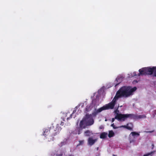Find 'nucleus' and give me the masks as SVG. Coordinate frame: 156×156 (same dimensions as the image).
I'll use <instances>...</instances> for the list:
<instances>
[{
	"label": "nucleus",
	"instance_id": "20e7f679",
	"mask_svg": "<svg viewBox=\"0 0 156 156\" xmlns=\"http://www.w3.org/2000/svg\"><path fill=\"white\" fill-rule=\"evenodd\" d=\"M105 87L104 86L102 87L97 92L94 93L93 95L91 96V98H104L105 95Z\"/></svg>",
	"mask_w": 156,
	"mask_h": 156
},
{
	"label": "nucleus",
	"instance_id": "6ab92c4d",
	"mask_svg": "<svg viewBox=\"0 0 156 156\" xmlns=\"http://www.w3.org/2000/svg\"><path fill=\"white\" fill-rule=\"evenodd\" d=\"M155 151H152L150 153H147L146 154H144L143 156H152Z\"/></svg>",
	"mask_w": 156,
	"mask_h": 156
},
{
	"label": "nucleus",
	"instance_id": "423d86ee",
	"mask_svg": "<svg viewBox=\"0 0 156 156\" xmlns=\"http://www.w3.org/2000/svg\"><path fill=\"white\" fill-rule=\"evenodd\" d=\"M87 126V123L85 122L83 119L81 120L79 124V127L76 129V130L78 131V133L79 134L81 132L82 129L85 128Z\"/></svg>",
	"mask_w": 156,
	"mask_h": 156
},
{
	"label": "nucleus",
	"instance_id": "dca6fc26",
	"mask_svg": "<svg viewBox=\"0 0 156 156\" xmlns=\"http://www.w3.org/2000/svg\"><path fill=\"white\" fill-rule=\"evenodd\" d=\"M66 140H64L63 141H62L60 142L59 144L58 145L61 147L63 145H65L66 144Z\"/></svg>",
	"mask_w": 156,
	"mask_h": 156
},
{
	"label": "nucleus",
	"instance_id": "9b49d317",
	"mask_svg": "<svg viewBox=\"0 0 156 156\" xmlns=\"http://www.w3.org/2000/svg\"><path fill=\"white\" fill-rule=\"evenodd\" d=\"M118 127L119 128L123 127L130 130H133V125L131 123H129L127 124L126 125Z\"/></svg>",
	"mask_w": 156,
	"mask_h": 156
},
{
	"label": "nucleus",
	"instance_id": "f3484780",
	"mask_svg": "<svg viewBox=\"0 0 156 156\" xmlns=\"http://www.w3.org/2000/svg\"><path fill=\"white\" fill-rule=\"evenodd\" d=\"M107 133H102L100 136L101 138L104 139L106 137Z\"/></svg>",
	"mask_w": 156,
	"mask_h": 156
},
{
	"label": "nucleus",
	"instance_id": "6e6552de",
	"mask_svg": "<svg viewBox=\"0 0 156 156\" xmlns=\"http://www.w3.org/2000/svg\"><path fill=\"white\" fill-rule=\"evenodd\" d=\"M119 107V105L117 109L114 111V112L116 114V115L115 116V118H116L119 121H121L123 116L122 115H123V114H119V111L118 110Z\"/></svg>",
	"mask_w": 156,
	"mask_h": 156
},
{
	"label": "nucleus",
	"instance_id": "7c9ffc66",
	"mask_svg": "<svg viewBox=\"0 0 156 156\" xmlns=\"http://www.w3.org/2000/svg\"><path fill=\"white\" fill-rule=\"evenodd\" d=\"M153 117H154L155 116V115L153 114Z\"/></svg>",
	"mask_w": 156,
	"mask_h": 156
},
{
	"label": "nucleus",
	"instance_id": "412c9836",
	"mask_svg": "<svg viewBox=\"0 0 156 156\" xmlns=\"http://www.w3.org/2000/svg\"><path fill=\"white\" fill-rule=\"evenodd\" d=\"M79 145H82L83 144L84 141V140H80L79 141Z\"/></svg>",
	"mask_w": 156,
	"mask_h": 156
},
{
	"label": "nucleus",
	"instance_id": "1a4fd4ad",
	"mask_svg": "<svg viewBox=\"0 0 156 156\" xmlns=\"http://www.w3.org/2000/svg\"><path fill=\"white\" fill-rule=\"evenodd\" d=\"M96 103V100L94 99L92 101V102L89 105H87L85 111L86 112H88L90 111L93 106Z\"/></svg>",
	"mask_w": 156,
	"mask_h": 156
},
{
	"label": "nucleus",
	"instance_id": "4468645a",
	"mask_svg": "<svg viewBox=\"0 0 156 156\" xmlns=\"http://www.w3.org/2000/svg\"><path fill=\"white\" fill-rule=\"evenodd\" d=\"M146 117L145 115H136V119H144Z\"/></svg>",
	"mask_w": 156,
	"mask_h": 156
},
{
	"label": "nucleus",
	"instance_id": "39448f33",
	"mask_svg": "<svg viewBox=\"0 0 156 156\" xmlns=\"http://www.w3.org/2000/svg\"><path fill=\"white\" fill-rule=\"evenodd\" d=\"M83 119L88 126L93 125L94 123V120L91 115L87 114Z\"/></svg>",
	"mask_w": 156,
	"mask_h": 156
},
{
	"label": "nucleus",
	"instance_id": "e433bc0d",
	"mask_svg": "<svg viewBox=\"0 0 156 156\" xmlns=\"http://www.w3.org/2000/svg\"><path fill=\"white\" fill-rule=\"evenodd\" d=\"M122 107V106H120V107Z\"/></svg>",
	"mask_w": 156,
	"mask_h": 156
},
{
	"label": "nucleus",
	"instance_id": "f704fd0d",
	"mask_svg": "<svg viewBox=\"0 0 156 156\" xmlns=\"http://www.w3.org/2000/svg\"><path fill=\"white\" fill-rule=\"evenodd\" d=\"M156 112H155V115H156Z\"/></svg>",
	"mask_w": 156,
	"mask_h": 156
},
{
	"label": "nucleus",
	"instance_id": "c756f323",
	"mask_svg": "<svg viewBox=\"0 0 156 156\" xmlns=\"http://www.w3.org/2000/svg\"><path fill=\"white\" fill-rule=\"evenodd\" d=\"M102 128H103V126H100V129H102Z\"/></svg>",
	"mask_w": 156,
	"mask_h": 156
},
{
	"label": "nucleus",
	"instance_id": "a211bd4d",
	"mask_svg": "<svg viewBox=\"0 0 156 156\" xmlns=\"http://www.w3.org/2000/svg\"><path fill=\"white\" fill-rule=\"evenodd\" d=\"M114 135V133L112 131H110L108 134V137H111L113 136Z\"/></svg>",
	"mask_w": 156,
	"mask_h": 156
},
{
	"label": "nucleus",
	"instance_id": "cd10ccee",
	"mask_svg": "<svg viewBox=\"0 0 156 156\" xmlns=\"http://www.w3.org/2000/svg\"><path fill=\"white\" fill-rule=\"evenodd\" d=\"M154 132V131H147V132H146L147 133H152V132Z\"/></svg>",
	"mask_w": 156,
	"mask_h": 156
},
{
	"label": "nucleus",
	"instance_id": "9d476101",
	"mask_svg": "<svg viewBox=\"0 0 156 156\" xmlns=\"http://www.w3.org/2000/svg\"><path fill=\"white\" fill-rule=\"evenodd\" d=\"M140 136L139 133L133 132H132L129 135V138L130 140V143H131L132 142H134L135 140H134L131 139V136H133L134 138H135V136Z\"/></svg>",
	"mask_w": 156,
	"mask_h": 156
},
{
	"label": "nucleus",
	"instance_id": "4be33fe9",
	"mask_svg": "<svg viewBox=\"0 0 156 156\" xmlns=\"http://www.w3.org/2000/svg\"><path fill=\"white\" fill-rule=\"evenodd\" d=\"M111 126L113 127V128L114 129H117V128H119L118 127H115V125H114V124L113 123L111 125Z\"/></svg>",
	"mask_w": 156,
	"mask_h": 156
},
{
	"label": "nucleus",
	"instance_id": "72a5a7b5",
	"mask_svg": "<svg viewBox=\"0 0 156 156\" xmlns=\"http://www.w3.org/2000/svg\"><path fill=\"white\" fill-rule=\"evenodd\" d=\"M113 156H116L115 155H113Z\"/></svg>",
	"mask_w": 156,
	"mask_h": 156
},
{
	"label": "nucleus",
	"instance_id": "393cba45",
	"mask_svg": "<svg viewBox=\"0 0 156 156\" xmlns=\"http://www.w3.org/2000/svg\"><path fill=\"white\" fill-rule=\"evenodd\" d=\"M115 119H116V118H115V117L114 118H113L112 119V122H113L115 120Z\"/></svg>",
	"mask_w": 156,
	"mask_h": 156
},
{
	"label": "nucleus",
	"instance_id": "f257e3e1",
	"mask_svg": "<svg viewBox=\"0 0 156 156\" xmlns=\"http://www.w3.org/2000/svg\"><path fill=\"white\" fill-rule=\"evenodd\" d=\"M135 87L131 88L129 87L124 86L121 88L116 92L114 98L128 97L133 94V92L136 90Z\"/></svg>",
	"mask_w": 156,
	"mask_h": 156
},
{
	"label": "nucleus",
	"instance_id": "5701e85b",
	"mask_svg": "<svg viewBox=\"0 0 156 156\" xmlns=\"http://www.w3.org/2000/svg\"><path fill=\"white\" fill-rule=\"evenodd\" d=\"M122 79V78L121 77H118L116 79V81H118V80H120Z\"/></svg>",
	"mask_w": 156,
	"mask_h": 156
},
{
	"label": "nucleus",
	"instance_id": "ddd939ff",
	"mask_svg": "<svg viewBox=\"0 0 156 156\" xmlns=\"http://www.w3.org/2000/svg\"><path fill=\"white\" fill-rule=\"evenodd\" d=\"M50 133V130L49 128L46 129H45L44 130L43 135H44L45 137L48 135Z\"/></svg>",
	"mask_w": 156,
	"mask_h": 156
},
{
	"label": "nucleus",
	"instance_id": "b1692460",
	"mask_svg": "<svg viewBox=\"0 0 156 156\" xmlns=\"http://www.w3.org/2000/svg\"><path fill=\"white\" fill-rule=\"evenodd\" d=\"M76 112V111L75 110H74L73 112L72 113V114L71 115H70V117L71 118V116H72V115Z\"/></svg>",
	"mask_w": 156,
	"mask_h": 156
},
{
	"label": "nucleus",
	"instance_id": "c9c22d12",
	"mask_svg": "<svg viewBox=\"0 0 156 156\" xmlns=\"http://www.w3.org/2000/svg\"><path fill=\"white\" fill-rule=\"evenodd\" d=\"M136 75H135V74L134 75V76H136Z\"/></svg>",
	"mask_w": 156,
	"mask_h": 156
},
{
	"label": "nucleus",
	"instance_id": "aec40b11",
	"mask_svg": "<svg viewBox=\"0 0 156 156\" xmlns=\"http://www.w3.org/2000/svg\"><path fill=\"white\" fill-rule=\"evenodd\" d=\"M64 155V152H62L61 153V154L59 153V151H58V153L57 154V155L58 156H63V155Z\"/></svg>",
	"mask_w": 156,
	"mask_h": 156
},
{
	"label": "nucleus",
	"instance_id": "a878e982",
	"mask_svg": "<svg viewBox=\"0 0 156 156\" xmlns=\"http://www.w3.org/2000/svg\"><path fill=\"white\" fill-rule=\"evenodd\" d=\"M69 112H67V113H64V116H67V115H67V114H69Z\"/></svg>",
	"mask_w": 156,
	"mask_h": 156
},
{
	"label": "nucleus",
	"instance_id": "bb28decb",
	"mask_svg": "<svg viewBox=\"0 0 156 156\" xmlns=\"http://www.w3.org/2000/svg\"><path fill=\"white\" fill-rule=\"evenodd\" d=\"M121 82V81L119 82V83H117L115 84V87L117 86Z\"/></svg>",
	"mask_w": 156,
	"mask_h": 156
},
{
	"label": "nucleus",
	"instance_id": "0eeeda50",
	"mask_svg": "<svg viewBox=\"0 0 156 156\" xmlns=\"http://www.w3.org/2000/svg\"><path fill=\"white\" fill-rule=\"evenodd\" d=\"M122 116H123L121 121H124L127 118L136 119V115L133 114H123Z\"/></svg>",
	"mask_w": 156,
	"mask_h": 156
},
{
	"label": "nucleus",
	"instance_id": "2eb2a0df",
	"mask_svg": "<svg viewBox=\"0 0 156 156\" xmlns=\"http://www.w3.org/2000/svg\"><path fill=\"white\" fill-rule=\"evenodd\" d=\"M93 134L92 132L90 130H87L84 132V135L86 136H89Z\"/></svg>",
	"mask_w": 156,
	"mask_h": 156
},
{
	"label": "nucleus",
	"instance_id": "f8f14e48",
	"mask_svg": "<svg viewBox=\"0 0 156 156\" xmlns=\"http://www.w3.org/2000/svg\"><path fill=\"white\" fill-rule=\"evenodd\" d=\"M97 138L94 139L92 137H90L88 139V144L91 146L93 145L97 141Z\"/></svg>",
	"mask_w": 156,
	"mask_h": 156
},
{
	"label": "nucleus",
	"instance_id": "7ed1b4c3",
	"mask_svg": "<svg viewBox=\"0 0 156 156\" xmlns=\"http://www.w3.org/2000/svg\"><path fill=\"white\" fill-rule=\"evenodd\" d=\"M118 98H114L112 101L108 104H106L102 107L98 109H95V111L92 113L94 115H96L98 113L102 111L109 109H112L116 104Z\"/></svg>",
	"mask_w": 156,
	"mask_h": 156
},
{
	"label": "nucleus",
	"instance_id": "f03ea898",
	"mask_svg": "<svg viewBox=\"0 0 156 156\" xmlns=\"http://www.w3.org/2000/svg\"><path fill=\"white\" fill-rule=\"evenodd\" d=\"M138 76L143 75H151L154 73V76L156 77V66L143 68L139 70Z\"/></svg>",
	"mask_w": 156,
	"mask_h": 156
},
{
	"label": "nucleus",
	"instance_id": "c85d7f7f",
	"mask_svg": "<svg viewBox=\"0 0 156 156\" xmlns=\"http://www.w3.org/2000/svg\"><path fill=\"white\" fill-rule=\"evenodd\" d=\"M63 124H64V123L62 122H61L60 125H63Z\"/></svg>",
	"mask_w": 156,
	"mask_h": 156
},
{
	"label": "nucleus",
	"instance_id": "473e14b6",
	"mask_svg": "<svg viewBox=\"0 0 156 156\" xmlns=\"http://www.w3.org/2000/svg\"><path fill=\"white\" fill-rule=\"evenodd\" d=\"M107 121V119H105V121Z\"/></svg>",
	"mask_w": 156,
	"mask_h": 156
},
{
	"label": "nucleus",
	"instance_id": "2f4dec72",
	"mask_svg": "<svg viewBox=\"0 0 156 156\" xmlns=\"http://www.w3.org/2000/svg\"><path fill=\"white\" fill-rule=\"evenodd\" d=\"M69 119V118H68V117H67V119Z\"/></svg>",
	"mask_w": 156,
	"mask_h": 156
}]
</instances>
